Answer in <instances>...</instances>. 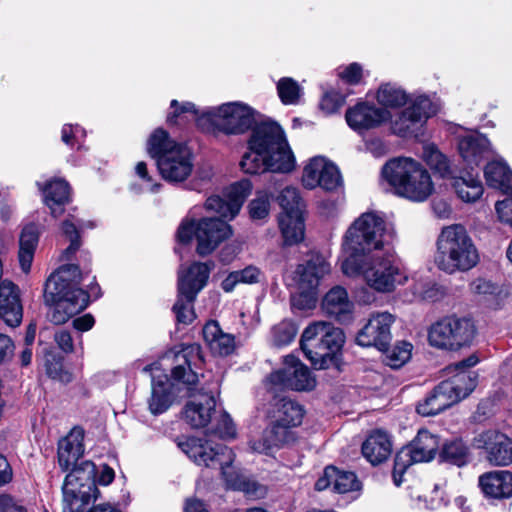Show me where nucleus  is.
I'll use <instances>...</instances> for the list:
<instances>
[{
    "label": "nucleus",
    "mask_w": 512,
    "mask_h": 512,
    "mask_svg": "<svg viewBox=\"0 0 512 512\" xmlns=\"http://www.w3.org/2000/svg\"><path fill=\"white\" fill-rule=\"evenodd\" d=\"M90 274L79 264L66 263L60 265L46 279L43 288L44 304L51 308L50 321L56 325L66 323L70 318L85 310L90 301L102 297V290L96 277L87 289L81 282Z\"/></svg>",
    "instance_id": "nucleus-1"
},
{
    "label": "nucleus",
    "mask_w": 512,
    "mask_h": 512,
    "mask_svg": "<svg viewBox=\"0 0 512 512\" xmlns=\"http://www.w3.org/2000/svg\"><path fill=\"white\" fill-rule=\"evenodd\" d=\"M202 347L198 343L182 344L174 354V366L170 377L167 374L152 376L151 395L147 400L148 410L154 416L164 414L175 401L173 387L181 385L192 397L199 382L195 369L204 364Z\"/></svg>",
    "instance_id": "nucleus-2"
},
{
    "label": "nucleus",
    "mask_w": 512,
    "mask_h": 512,
    "mask_svg": "<svg viewBox=\"0 0 512 512\" xmlns=\"http://www.w3.org/2000/svg\"><path fill=\"white\" fill-rule=\"evenodd\" d=\"M476 355L446 367L448 379L439 383L418 406V414L424 416L436 415L457 404L475 389L476 375L470 368L478 363Z\"/></svg>",
    "instance_id": "nucleus-3"
},
{
    "label": "nucleus",
    "mask_w": 512,
    "mask_h": 512,
    "mask_svg": "<svg viewBox=\"0 0 512 512\" xmlns=\"http://www.w3.org/2000/svg\"><path fill=\"white\" fill-rule=\"evenodd\" d=\"M394 239V229L375 212L361 214L346 231L342 251L344 256H368L383 251L388 256Z\"/></svg>",
    "instance_id": "nucleus-4"
},
{
    "label": "nucleus",
    "mask_w": 512,
    "mask_h": 512,
    "mask_svg": "<svg viewBox=\"0 0 512 512\" xmlns=\"http://www.w3.org/2000/svg\"><path fill=\"white\" fill-rule=\"evenodd\" d=\"M345 335L330 322L309 324L300 339V348L312 367L317 370L335 368L340 371Z\"/></svg>",
    "instance_id": "nucleus-5"
},
{
    "label": "nucleus",
    "mask_w": 512,
    "mask_h": 512,
    "mask_svg": "<svg viewBox=\"0 0 512 512\" xmlns=\"http://www.w3.org/2000/svg\"><path fill=\"white\" fill-rule=\"evenodd\" d=\"M147 151L156 161L162 178L171 183L185 181L194 168L193 153L184 143L170 138L167 131L158 128L148 139Z\"/></svg>",
    "instance_id": "nucleus-6"
},
{
    "label": "nucleus",
    "mask_w": 512,
    "mask_h": 512,
    "mask_svg": "<svg viewBox=\"0 0 512 512\" xmlns=\"http://www.w3.org/2000/svg\"><path fill=\"white\" fill-rule=\"evenodd\" d=\"M222 217H206L199 220L184 219L176 234L179 248L177 253H184L180 250L191 244L193 237L196 238V251L199 256H206L214 252V250L226 239L232 235L231 226L221 219Z\"/></svg>",
    "instance_id": "nucleus-7"
},
{
    "label": "nucleus",
    "mask_w": 512,
    "mask_h": 512,
    "mask_svg": "<svg viewBox=\"0 0 512 512\" xmlns=\"http://www.w3.org/2000/svg\"><path fill=\"white\" fill-rule=\"evenodd\" d=\"M248 140V148L264 152L272 161V172H291L295 167V158L285 133L274 121L254 124Z\"/></svg>",
    "instance_id": "nucleus-8"
},
{
    "label": "nucleus",
    "mask_w": 512,
    "mask_h": 512,
    "mask_svg": "<svg viewBox=\"0 0 512 512\" xmlns=\"http://www.w3.org/2000/svg\"><path fill=\"white\" fill-rule=\"evenodd\" d=\"M96 475V465L90 460H82L71 467L62 486L63 512H79V508L98 498Z\"/></svg>",
    "instance_id": "nucleus-9"
},
{
    "label": "nucleus",
    "mask_w": 512,
    "mask_h": 512,
    "mask_svg": "<svg viewBox=\"0 0 512 512\" xmlns=\"http://www.w3.org/2000/svg\"><path fill=\"white\" fill-rule=\"evenodd\" d=\"M178 446L185 452L197 465H204L207 468L219 469L229 489L241 491L247 479L246 476L227 471L233 461V451L224 444H215L214 446H205L197 444V439L190 438L185 442H180Z\"/></svg>",
    "instance_id": "nucleus-10"
},
{
    "label": "nucleus",
    "mask_w": 512,
    "mask_h": 512,
    "mask_svg": "<svg viewBox=\"0 0 512 512\" xmlns=\"http://www.w3.org/2000/svg\"><path fill=\"white\" fill-rule=\"evenodd\" d=\"M209 273V267L200 262H194L186 270L179 271L177 299L172 307L178 324L189 325L196 318L193 303L207 284Z\"/></svg>",
    "instance_id": "nucleus-11"
},
{
    "label": "nucleus",
    "mask_w": 512,
    "mask_h": 512,
    "mask_svg": "<svg viewBox=\"0 0 512 512\" xmlns=\"http://www.w3.org/2000/svg\"><path fill=\"white\" fill-rule=\"evenodd\" d=\"M476 335L473 321L467 317H444L431 325L428 331V341L431 346L458 351L469 347Z\"/></svg>",
    "instance_id": "nucleus-12"
},
{
    "label": "nucleus",
    "mask_w": 512,
    "mask_h": 512,
    "mask_svg": "<svg viewBox=\"0 0 512 512\" xmlns=\"http://www.w3.org/2000/svg\"><path fill=\"white\" fill-rule=\"evenodd\" d=\"M256 111L242 102H228L218 107L204 110L206 119L215 130L226 135H240L250 130L256 123Z\"/></svg>",
    "instance_id": "nucleus-13"
},
{
    "label": "nucleus",
    "mask_w": 512,
    "mask_h": 512,
    "mask_svg": "<svg viewBox=\"0 0 512 512\" xmlns=\"http://www.w3.org/2000/svg\"><path fill=\"white\" fill-rule=\"evenodd\" d=\"M278 203L283 210L279 216V227L284 244H297L304 238V202L299 190L295 187L284 188L278 196Z\"/></svg>",
    "instance_id": "nucleus-14"
},
{
    "label": "nucleus",
    "mask_w": 512,
    "mask_h": 512,
    "mask_svg": "<svg viewBox=\"0 0 512 512\" xmlns=\"http://www.w3.org/2000/svg\"><path fill=\"white\" fill-rule=\"evenodd\" d=\"M381 173L393 194L416 200V161L413 158H393L385 163Z\"/></svg>",
    "instance_id": "nucleus-15"
},
{
    "label": "nucleus",
    "mask_w": 512,
    "mask_h": 512,
    "mask_svg": "<svg viewBox=\"0 0 512 512\" xmlns=\"http://www.w3.org/2000/svg\"><path fill=\"white\" fill-rule=\"evenodd\" d=\"M285 367L270 373L269 382L280 389L294 391H310L314 389L316 380L309 368L301 363L294 355L284 358Z\"/></svg>",
    "instance_id": "nucleus-16"
},
{
    "label": "nucleus",
    "mask_w": 512,
    "mask_h": 512,
    "mask_svg": "<svg viewBox=\"0 0 512 512\" xmlns=\"http://www.w3.org/2000/svg\"><path fill=\"white\" fill-rule=\"evenodd\" d=\"M395 317L389 312L372 314L368 322L358 331L356 343L362 347H376L379 351H387L392 335L391 326Z\"/></svg>",
    "instance_id": "nucleus-17"
},
{
    "label": "nucleus",
    "mask_w": 512,
    "mask_h": 512,
    "mask_svg": "<svg viewBox=\"0 0 512 512\" xmlns=\"http://www.w3.org/2000/svg\"><path fill=\"white\" fill-rule=\"evenodd\" d=\"M302 183L308 189L321 187L326 191H335L342 185V177L336 165L316 156L304 167Z\"/></svg>",
    "instance_id": "nucleus-18"
},
{
    "label": "nucleus",
    "mask_w": 512,
    "mask_h": 512,
    "mask_svg": "<svg viewBox=\"0 0 512 512\" xmlns=\"http://www.w3.org/2000/svg\"><path fill=\"white\" fill-rule=\"evenodd\" d=\"M252 191V184L249 180L243 179L233 183L226 198L218 195L210 196L205 202L207 211L215 212L225 219H233L240 211L245 199Z\"/></svg>",
    "instance_id": "nucleus-19"
},
{
    "label": "nucleus",
    "mask_w": 512,
    "mask_h": 512,
    "mask_svg": "<svg viewBox=\"0 0 512 512\" xmlns=\"http://www.w3.org/2000/svg\"><path fill=\"white\" fill-rule=\"evenodd\" d=\"M478 449H485L487 460L494 466H508L512 463V438L497 431L487 430L474 438Z\"/></svg>",
    "instance_id": "nucleus-20"
},
{
    "label": "nucleus",
    "mask_w": 512,
    "mask_h": 512,
    "mask_svg": "<svg viewBox=\"0 0 512 512\" xmlns=\"http://www.w3.org/2000/svg\"><path fill=\"white\" fill-rule=\"evenodd\" d=\"M437 249L442 256H471L477 250L466 228L461 224L444 226L437 239Z\"/></svg>",
    "instance_id": "nucleus-21"
},
{
    "label": "nucleus",
    "mask_w": 512,
    "mask_h": 512,
    "mask_svg": "<svg viewBox=\"0 0 512 512\" xmlns=\"http://www.w3.org/2000/svg\"><path fill=\"white\" fill-rule=\"evenodd\" d=\"M390 118L391 114L387 109L366 101L358 102L347 109L345 114L348 126L358 133L376 128Z\"/></svg>",
    "instance_id": "nucleus-22"
},
{
    "label": "nucleus",
    "mask_w": 512,
    "mask_h": 512,
    "mask_svg": "<svg viewBox=\"0 0 512 512\" xmlns=\"http://www.w3.org/2000/svg\"><path fill=\"white\" fill-rule=\"evenodd\" d=\"M354 303L349 299L346 288L340 285L330 288L322 298V312L330 319L342 324H350L354 319Z\"/></svg>",
    "instance_id": "nucleus-23"
},
{
    "label": "nucleus",
    "mask_w": 512,
    "mask_h": 512,
    "mask_svg": "<svg viewBox=\"0 0 512 512\" xmlns=\"http://www.w3.org/2000/svg\"><path fill=\"white\" fill-rule=\"evenodd\" d=\"M400 271L389 258L384 260H371L370 267L366 271V283L373 290L381 293H387L394 290Z\"/></svg>",
    "instance_id": "nucleus-24"
},
{
    "label": "nucleus",
    "mask_w": 512,
    "mask_h": 512,
    "mask_svg": "<svg viewBox=\"0 0 512 512\" xmlns=\"http://www.w3.org/2000/svg\"><path fill=\"white\" fill-rule=\"evenodd\" d=\"M84 431L80 427L73 428L70 433L58 442V464L63 472L80 463L84 454Z\"/></svg>",
    "instance_id": "nucleus-25"
},
{
    "label": "nucleus",
    "mask_w": 512,
    "mask_h": 512,
    "mask_svg": "<svg viewBox=\"0 0 512 512\" xmlns=\"http://www.w3.org/2000/svg\"><path fill=\"white\" fill-rule=\"evenodd\" d=\"M331 272V264L326 258H308L298 264L294 271L296 285L319 289L321 281Z\"/></svg>",
    "instance_id": "nucleus-26"
},
{
    "label": "nucleus",
    "mask_w": 512,
    "mask_h": 512,
    "mask_svg": "<svg viewBox=\"0 0 512 512\" xmlns=\"http://www.w3.org/2000/svg\"><path fill=\"white\" fill-rule=\"evenodd\" d=\"M362 455L372 465L385 462L392 453L391 437L383 430H373L362 443Z\"/></svg>",
    "instance_id": "nucleus-27"
},
{
    "label": "nucleus",
    "mask_w": 512,
    "mask_h": 512,
    "mask_svg": "<svg viewBox=\"0 0 512 512\" xmlns=\"http://www.w3.org/2000/svg\"><path fill=\"white\" fill-rule=\"evenodd\" d=\"M202 333L205 342L213 354L226 357L234 353L236 349L235 336L223 332L218 321H207L202 329Z\"/></svg>",
    "instance_id": "nucleus-28"
},
{
    "label": "nucleus",
    "mask_w": 512,
    "mask_h": 512,
    "mask_svg": "<svg viewBox=\"0 0 512 512\" xmlns=\"http://www.w3.org/2000/svg\"><path fill=\"white\" fill-rule=\"evenodd\" d=\"M479 486L486 497L502 499L512 497V473L491 471L479 477Z\"/></svg>",
    "instance_id": "nucleus-29"
},
{
    "label": "nucleus",
    "mask_w": 512,
    "mask_h": 512,
    "mask_svg": "<svg viewBox=\"0 0 512 512\" xmlns=\"http://www.w3.org/2000/svg\"><path fill=\"white\" fill-rule=\"evenodd\" d=\"M215 408V397L212 394H205L200 401L187 402L183 409V416L192 428H204L210 423Z\"/></svg>",
    "instance_id": "nucleus-30"
},
{
    "label": "nucleus",
    "mask_w": 512,
    "mask_h": 512,
    "mask_svg": "<svg viewBox=\"0 0 512 512\" xmlns=\"http://www.w3.org/2000/svg\"><path fill=\"white\" fill-rule=\"evenodd\" d=\"M458 149L468 166H477L490 152L489 140L479 134H471L459 140Z\"/></svg>",
    "instance_id": "nucleus-31"
},
{
    "label": "nucleus",
    "mask_w": 512,
    "mask_h": 512,
    "mask_svg": "<svg viewBox=\"0 0 512 512\" xmlns=\"http://www.w3.org/2000/svg\"><path fill=\"white\" fill-rule=\"evenodd\" d=\"M45 204L50 208L54 217L64 212V205L70 200V186L63 179H55L46 184L43 189Z\"/></svg>",
    "instance_id": "nucleus-32"
},
{
    "label": "nucleus",
    "mask_w": 512,
    "mask_h": 512,
    "mask_svg": "<svg viewBox=\"0 0 512 512\" xmlns=\"http://www.w3.org/2000/svg\"><path fill=\"white\" fill-rule=\"evenodd\" d=\"M287 425L274 420L262 434L260 440L261 451L268 453V451L274 448H280L285 444L293 442L295 440L294 433Z\"/></svg>",
    "instance_id": "nucleus-33"
},
{
    "label": "nucleus",
    "mask_w": 512,
    "mask_h": 512,
    "mask_svg": "<svg viewBox=\"0 0 512 512\" xmlns=\"http://www.w3.org/2000/svg\"><path fill=\"white\" fill-rule=\"evenodd\" d=\"M484 176L490 187L503 191L512 190V170L503 159L489 162L485 167Z\"/></svg>",
    "instance_id": "nucleus-34"
},
{
    "label": "nucleus",
    "mask_w": 512,
    "mask_h": 512,
    "mask_svg": "<svg viewBox=\"0 0 512 512\" xmlns=\"http://www.w3.org/2000/svg\"><path fill=\"white\" fill-rule=\"evenodd\" d=\"M451 185L457 196L464 202H475L483 194L481 181L471 173L452 177Z\"/></svg>",
    "instance_id": "nucleus-35"
},
{
    "label": "nucleus",
    "mask_w": 512,
    "mask_h": 512,
    "mask_svg": "<svg viewBox=\"0 0 512 512\" xmlns=\"http://www.w3.org/2000/svg\"><path fill=\"white\" fill-rule=\"evenodd\" d=\"M414 463H416V438L411 440L407 446L402 447L395 455L392 478L396 486L403 483V475Z\"/></svg>",
    "instance_id": "nucleus-36"
},
{
    "label": "nucleus",
    "mask_w": 512,
    "mask_h": 512,
    "mask_svg": "<svg viewBox=\"0 0 512 512\" xmlns=\"http://www.w3.org/2000/svg\"><path fill=\"white\" fill-rule=\"evenodd\" d=\"M377 102L385 108H399L410 101L409 94L397 84H382L376 94Z\"/></svg>",
    "instance_id": "nucleus-37"
},
{
    "label": "nucleus",
    "mask_w": 512,
    "mask_h": 512,
    "mask_svg": "<svg viewBox=\"0 0 512 512\" xmlns=\"http://www.w3.org/2000/svg\"><path fill=\"white\" fill-rule=\"evenodd\" d=\"M262 276L261 270L254 266L248 265L243 269L230 272L221 282V288L226 293H231L238 284H256Z\"/></svg>",
    "instance_id": "nucleus-38"
},
{
    "label": "nucleus",
    "mask_w": 512,
    "mask_h": 512,
    "mask_svg": "<svg viewBox=\"0 0 512 512\" xmlns=\"http://www.w3.org/2000/svg\"><path fill=\"white\" fill-rule=\"evenodd\" d=\"M421 157L430 169L440 177L444 178L450 174L449 160L434 143H422Z\"/></svg>",
    "instance_id": "nucleus-39"
},
{
    "label": "nucleus",
    "mask_w": 512,
    "mask_h": 512,
    "mask_svg": "<svg viewBox=\"0 0 512 512\" xmlns=\"http://www.w3.org/2000/svg\"><path fill=\"white\" fill-rule=\"evenodd\" d=\"M392 133L401 137L408 138L414 135L416 131V103H411L406 109L398 113L391 121Z\"/></svg>",
    "instance_id": "nucleus-40"
},
{
    "label": "nucleus",
    "mask_w": 512,
    "mask_h": 512,
    "mask_svg": "<svg viewBox=\"0 0 512 512\" xmlns=\"http://www.w3.org/2000/svg\"><path fill=\"white\" fill-rule=\"evenodd\" d=\"M304 417V409L297 402L282 398L277 404L275 419L290 428L299 426Z\"/></svg>",
    "instance_id": "nucleus-41"
},
{
    "label": "nucleus",
    "mask_w": 512,
    "mask_h": 512,
    "mask_svg": "<svg viewBox=\"0 0 512 512\" xmlns=\"http://www.w3.org/2000/svg\"><path fill=\"white\" fill-rule=\"evenodd\" d=\"M440 459L457 467H463L469 462V449L461 440H453L443 445L439 453Z\"/></svg>",
    "instance_id": "nucleus-42"
},
{
    "label": "nucleus",
    "mask_w": 512,
    "mask_h": 512,
    "mask_svg": "<svg viewBox=\"0 0 512 512\" xmlns=\"http://www.w3.org/2000/svg\"><path fill=\"white\" fill-rule=\"evenodd\" d=\"M240 167L247 174H259L265 171H272V161L268 159L267 155H264V152L249 149L243 155Z\"/></svg>",
    "instance_id": "nucleus-43"
},
{
    "label": "nucleus",
    "mask_w": 512,
    "mask_h": 512,
    "mask_svg": "<svg viewBox=\"0 0 512 512\" xmlns=\"http://www.w3.org/2000/svg\"><path fill=\"white\" fill-rule=\"evenodd\" d=\"M440 439L427 430H418V462H430L439 452Z\"/></svg>",
    "instance_id": "nucleus-44"
},
{
    "label": "nucleus",
    "mask_w": 512,
    "mask_h": 512,
    "mask_svg": "<svg viewBox=\"0 0 512 512\" xmlns=\"http://www.w3.org/2000/svg\"><path fill=\"white\" fill-rule=\"evenodd\" d=\"M319 289L297 285V292L291 295V306L299 311L312 310L318 302Z\"/></svg>",
    "instance_id": "nucleus-45"
},
{
    "label": "nucleus",
    "mask_w": 512,
    "mask_h": 512,
    "mask_svg": "<svg viewBox=\"0 0 512 512\" xmlns=\"http://www.w3.org/2000/svg\"><path fill=\"white\" fill-rule=\"evenodd\" d=\"M170 108L173 109V111L167 116V122L169 124H176L177 119L180 117L185 118L187 121H206V119H202L204 111L200 112L192 102H183L182 104H179L177 100H172Z\"/></svg>",
    "instance_id": "nucleus-46"
},
{
    "label": "nucleus",
    "mask_w": 512,
    "mask_h": 512,
    "mask_svg": "<svg viewBox=\"0 0 512 512\" xmlns=\"http://www.w3.org/2000/svg\"><path fill=\"white\" fill-rule=\"evenodd\" d=\"M64 357L61 354L47 353L45 356V370L49 378L62 383L72 381V374L64 369Z\"/></svg>",
    "instance_id": "nucleus-47"
},
{
    "label": "nucleus",
    "mask_w": 512,
    "mask_h": 512,
    "mask_svg": "<svg viewBox=\"0 0 512 512\" xmlns=\"http://www.w3.org/2000/svg\"><path fill=\"white\" fill-rule=\"evenodd\" d=\"M371 260H384V258H343L340 268L346 277H363L366 281V271L370 267Z\"/></svg>",
    "instance_id": "nucleus-48"
},
{
    "label": "nucleus",
    "mask_w": 512,
    "mask_h": 512,
    "mask_svg": "<svg viewBox=\"0 0 512 512\" xmlns=\"http://www.w3.org/2000/svg\"><path fill=\"white\" fill-rule=\"evenodd\" d=\"M39 241V231L35 224L30 223L22 229L19 238V255L33 256Z\"/></svg>",
    "instance_id": "nucleus-49"
},
{
    "label": "nucleus",
    "mask_w": 512,
    "mask_h": 512,
    "mask_svg": "<svg viewBox=\"0 0 512 512\" xmlns=\"http://www.w3.org/2000/svg\"><path fill=\"white\" fill-rule=\"evenodd\" d=\"M333 476V489L335 492L345 494L360 488V482L354 472L339 470L335 467Z\"/></svg>",
    "instance_id": "nucleus-50"
},
{
    "label": "nucleus",
    "mask_w": 512,
    "mask_h": 512,
    "mask_svg": "<svg viewBox=\"0 0 512 512\" xmlns=\"http://www.w3.org/2000/svg\"><path fill=\"white\" fill-rule=\"evenodd\" d=\"M412 344L406 341L397 342L392 349L383 351L387 356V364L393 368L401 367L411 357Z\"/></svg>",
    "instance_id": "nucleus-51"
},
{
    "label": "nucleus",
    "mask_w": 512,
    "mask_h": 512,
    "mask_svg": "<svg viewBox=\"0 0 512 512\" xmlns=\"http://www.w3.org/2000/svg\"><path fill=\"white\" fill-rule=\"evenodd\" d=\"M277 91L282 103L285 105L296 104L301 93L298 83L289 77L281 78L278 81Z\"/></svg>",
    "instance_id": "nucleus-52"
},
{
    "label": "nucleus",
    "mask_w": 512,
    "mask_h": 512,
    "mask_svg": "<svg viewBox=\"0 0 512 512\" xmlns=\"http://www.w3.org/2000/svg\"><path fill=\"white\" fill-rule=\"evenodd\" d=\"M297 334V328L291 321H282L272 330V341L276 347L289 345Z\"/></svg>",
    "instance_id": "nucleus-53"
},
{
    "label": "nucleus",
    "mask_w": 512,
    "mask_h": 512,
    "mask_svg": "<svg viewBox=\"0 0 512 512\" xmlns=\"http://www.w3.org/2000/svg\"><path fill=\"white\" fill-rule=\"evenodd\" d=\"M438 268L448 274L464 272L477 265V258H437Z\"/></svg>",
    "instance_id": "nucleus-54"
},
{
    "label": "nucleus",
    "mask_w": 512,
    "mask_h": 512,
    "mask_svg": "<svg viewBox=\"0 0 512 512\" xmlns=\"http://www.w3.org/2000/svg\"><path fill=\"white\" fill-rule=\"evenodd\" d=\"M249 215L253 220H261L269 215L270 196L265 191H259L249 203Z\"/></svg>",
    "instance_id": "nucleus-55"
},
{
    "label": "nucleus",
    "mask_w": 512,
    "mask_h": 512,
    "mask_svg": "<svg viewBox=\"0 0 512 512\" xmlns=\"http://www.w3.org/2000/svg\"><path fill=\"white\" fill-rule=\"evenodd\" d=\"M440 107V101L435 94L418 96V122L435 116Z\"/></svg>",
    "instance_id": "nucleus-56"
},
{
    "label": "nucleus",
    "mask_w": 512,
    "mask_h": 512,
    "mask_svg": "<svg viewBox=\"0 0 512 512\" xmlns=\"http://www.w3.org/2000/svg\"><path fill=\"white\" fill-rule=\"evenodd\" d=\"M62 231L70 242L62 256H73L79 250L81 245L79 230L75 223L65 220L62 223Z\"/></svg>",
    "instance_id": "nucleus-57"
},
{
    "label": "nucleus",
    "mask_w": 512,
    "mask_h": 512,
    "mask_svg": "<svg viewBox=\"0 0 512 512\" xmlns=\"http://www.w3.org/2000/svg\"><path fill=\"white\" fill-rule=\"evenodd\" d=\"M345 97L335 91H330L324 94L320 102V108L326 114L337 112L344 104Z\"/></svg>",
    "instance_id": "nucleus-58"
},
{
    "label": "nucleus",
    "mask_w": 512,
    "mask_h": 512,
    "mask_svg": "<svg viewBox=\"0 0 512 512\" xmlns=\"http://www.w3.org/2000/svg\"><path fill=\"white\" fill-rule=\"evenodd\" d=\"M216 433L221 439H233L236 437V427L227 412H223L217 424Z\"/></svg>",
    "instance_id": "nucleus-59"
},
{
    "label": "nucleus",
    "mask_w": 512,
    "mask_h": 512,
    "mask_svg": "<svg viewBox=\"0 0 512 512\" xmlns=\"http://www.w3.org/2000/svg\"><path fill=\"white\" fill-rule=\"evenodd\" d=\"M433 190L434 185L428 172L418 169V202L426 200Z\"/></svg>",
    "instance_id": "nucleus-60"
},
{
    "label": "nucleus",
    "mask_w": 512,
    "mask_h": 512,
    "mask_svg": "<svg viewBox=\"0 0 512 512\" xmlns=\"http://www.w3.org/2000/svg\"><path fill=\"white\" fill-rule=\"evenodd\" d=\"M267 487L259 482L247 477L245 484L241 487V491L245 495L254 499H262L267 495Z\"/></svg>",
    "instance_id": "nucleus-61"
},
{
    "label": "nucleus",
    "mask_w": 512,
    "mask_h": 512,
    "mask_svg": "<svg viewBox=\"0 0 512 512\" xmlns=\"http://www.w3.org/2000/svg\"><path fill=\"white\" fill-rule=\"evenodd\" d=\"M15 352V344L12 338L0 333V365L12 360Z\"/></svg>",
    "instance_id": "nucleus-62"
},
{
    "label": "nucleus",
    "mask_w": 512,
    "mask_h": 512,
    "mask_svg": "<svg viewBox=\"0 0 512 512\" xmlns=\"http://www.w3.org/2000/svg\"><path fill=\"white\" fill-rule=\"evenodd\" d=\"M495 210L501 222L512 226V197H508L495 204Z\"/></svg>",
    "instance_id": "nucleus-63"
},
{
    "label": "nucleus",
    "mask_w": 512,
    "mask_h": 512,
    "mask_svg": "<svg viewBox=\"0 0 512 512\" xmlns=\"http://www.w3.org/2000/svg\"><path fill=\"white\" fill-rule=\"evenodd\" d=\"M0 512H27L18 500L9 494H0Z\"/></svg>",
    "instance_id": "nucleus-64"
}]
</instances>
